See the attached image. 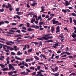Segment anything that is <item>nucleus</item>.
Masks as SVG:
<instances>
[{
    "instance_id": "59",
    "label": "nucleus",
    "mask_w": 76,
    "mask_h": 76,
    "mask_svg": "<svg viewBox=\"0 0 76 76\" xmlns=\"http://www.w3.org/2000/svg\"><path fill=\"white\" fill-rule=\"evenodd\" d=\"M5 67V65H3V64H2V65L1 66V68H4Z\"/></svg>"
},
{
    "instance_id": "63",
    "label": "nucleus",
    "mask_w": 76,
    "mask_h": 76,
    "mask_svg": "<svg viewBox=\"0 0 76 76\" xmlns=\"http://www.w3.org/2000/svg\"><path fill=\"white\" fill-rule=\"evenodd\" d=\"M12 29H15V30H17V28L16 27L12 28H11Z\"/></svg>"
},
{
    "instance_id": "56",
    "label": "nucleus",
    "mask_w": 76,
    "mask_h": 76,
    "mask_svg": "<svg viewBox=\"0 0 76 76\" xmlns=\"http://www.w3.org/2000/svg\"><path fill=\"white\" fill-rule=\"evenodd\" d=\"M24 67H25V66H24L23 65H22V66H20V67L21 69H23V68H24Z\"/></svg>"
},
{
    "instance_id": "49",
    "label": "nucleus",
    "mask_w": 76,
    "mask_h": 76,
    "mask_svg": "<svg viewBox=\"0 0 76 76\" xmlns=\"http://www.w3.org/2000/svg\"><path fill=\"white\" fill-rule=\"evenodd\" d=\"M37 68L39 70H40V68H41V66H38L37 67Z\"/></svg>"
},
{
    "instance_id": "10",
    "label": "nucleus",
    "mask_w": 76,
    "mask_h": 76,
    "mask_svg": "<svg viewBox=\"0 0 76 76\" xmlns=\"http://www.w3.org/2000/svg\"><path fill=\"white\" fill-rule=\"evenodd\" d=\"M53 38V37L52 36H47L46 37L45 39L46 40H48L49 39H52Z\"/></svg>"
},
{
    "instance_id": "43",
    "label": "nucleus",
    "mask_w": 76,
    "mask_h": 76,
    "mask_svg": "<svg viewBox=\"0 0 76 76\" xmlns=\"http://www.w3.org/2000/svg\"><path fill=\"white\" fill-rule=\"evenodd\" d=\"M26 45H25L24 46V48H23V50H26Z\"/></svg>"
},
{
    "instance_id": "16",
    "label": "nucleus",
    "mask_w": 76,
    "mask_h": 76,
    "mask_svg": "<svg viewBox=\"0 0 76 76\" xmlns=\"http://www.w3.org/2000/svg\"><path fill=\"white\" fill-rule=\"evenodd\" d=\"M70 3H69L67 1H65V6H69V5H70Z\"/></svg>"
},
{
    "instance_id": "31",
    "label": "nucleus",
    "mask_w": 76,
    "mask_h": 76,
    "mask_svg": "<svg viewBox=\"0 0 76 76\" xmlns=\"http://www.w3.org/2000/svg\"><path fill=\"white\" fill-rule=\"evenodd\" d=\"M27 27L28 28H31V27L29 26H30V24H29V23L28 22L27 23Z\"/></svg>"
},
{
    "instance_id": "55",
    "label": "nucleus",
    "mask_w": 76,
    "mask_h": 76,
    "mask_svg": "<svg viewBox=\"0 0 76 76\" xmlns=\"http://www.w3.org/2000/svg\"><path fill=\"white\" fill-rule=\"evenodd\" d=\"M24 65H25V66H26V67H28V66H29V65L28 64H27L26 63Z\"/></svg>"
},
{
    "instance_id": "1",
    "label": "nucleus",
    "mask_w": 76,
    "mask_h": 76,
    "mask_svg": "<svg viewBox=\"0 0 76 76\" xmlns=\"http://www.w3.org/2000/svg\"><path fill=\"white\" fill-rule=\"evenodd\" d=\"M58 44H59V42H58L57 43L53 45L51 44V45H54V46H52V48H54L56 49V48H57V47L56 46H59Z\"/></svg>"
},
{
    "instance_id": "13",
    "label": "nucleus",
    "mask_w": 76,
    "mask_h": 76,
    "mask_svg": "<svg viewBox=\"0 0 76 76\" xmlns=\"http://www.w3.org/2000/svg\"><path fill=\"white\" fill-rule=\"evenodd\" d=\"M59 38H61V39H62L64 38V36H63V35L62 34H61L58 36Z\"/></svg>"
},
{
    "instance_id": "35",
    "label": "nucleus",
    "mask_w": 76,
    "mask_h": 76,
    "mask_svg": "<svg viewBox=\"0 0 76 76\" xmlns=\"http://www.w3.org/2000/svg\"><path fill=\"white\" fill-rule=\"evenodd\" d=\"M27 7L28 8H29L30 7V6L29 5V1H28V3L27 4Z\"/></svg>"
},
{
    "instance_id": "47",
    "label": "nucleus",
    "mask_w": 76,
    "mask_h": 76,
    "mask_svg": "<svg viewBox=\"0 0 76 76\" xmlns=\"http://www.w3.org/2000/svg\"><path fill=\"white\" fill-rule=\"evenodd\" d=\"M39 24L40 25H42V24H44V22H40Z\"/></svg>"
},
{
    "instance_id": "27",
    "label": "nucleus",
    "mask_w": 76,
    "mask_h": 76,
    "mask_svg": "<svg viewBox=\"0 0 76 76\" xmlns=\"http://www.w3.org/2000/svg\"><path fill=\"white\" fill-rule=\"evenodd\" d=\"M62 11L64 13H66V12H67V9L65 10H62Z\"/></svg>"
},
{
    "instance_id": "39",
    "label": "nucleus",
    "mask_w": 76,
    "mask_h": 76,
    "mask_svg": "<svg viewBox=\"0 0 76 76\" xmlns=\"http://www.w3.org/2000/svg\"><path fill=\"white\" fill-rule=\"evenodd\" d=\"M54 69L55 71L56 72V71H57V70H58V68L57 67H56Z\"/></svg>"
},
{
    "instance_id": "9",
    "label": "nucleus",
    "mask_w": 76,
    "mask_h": 76,
    "mask_svg": "<svg viewBox=\"0 0 76 76\" xmlns=\"http://www.w3.org/2000/svg\"><path fill=\"white\" fill-rule=\"evenodd\" d=\"M29 73L28 72H22L20 73L21 75H28Z\"/></svg>"
},
{
    "instance_id": "4",
    "label": "nucleus",
    "mask_w": 76,
    "mask_h": 76,
    "mask_svg": "<svg viewBox=\"0 0 76 76\" xmlns=\"http://www.w3.org/2000/svg\"><path fill=\"white\" fill-rule=\"evenodd\" d=\"M56 20V18L52 20V22L53 24H56V23H59V22H58V21H55Z\"/></svg>"
},
{
    "instance_id": "38",
    "label": "nucleus",
    "mask_w": 76,
    "mask_h": 76,
    "mask_svg": "<svg viewBox=\"0 0 76 76\" xmlns=\"http://www.w3.org/2000/svg\"><path fill=\"white\" fill-rule=\"evenodd\" d=\"M39 45L41 46V47L42 46V42H39Z\"/></svg>"
},
{
    "instance_id": "7",
    "label": "nucleus",
    "mask_w": 76,
    "mask_h": 76,
    "mask_svg": "<svg viewBox=\"0 0 76 76\" xmlns=\"http://www.w3.org/2000/svg\"><path fill=\"white\" fill-rule=\"evenodd\" d=\"M16 48H17V46H14V48H10V51H13V50H14L15 51H17V49H16Z\"/></svg>"
},
{
    "instance_id": "25",
    "label": "nucleus",
    "mask_w": 76,
    "mask_h": 76,
    "mask_svg": "<svg viewBox=\"0 0 76 76\" xmlns=\"http://www.w3.org/2000/svg\"><path fill=\"white\" fill-rule=\"evenodd\" d=\"M4 23L3 21L0 22V26L2 25H4Z\"/></svg>"
},
{
    "instance_id": "53",
    "label": "nucleus",
    "mask_w": 76,
    "mask_h": 76,
    "mask_svg": "<svg viewBox=\"0 0 76 76\" xmlns=\"http://www.w3.org/2000/svg\"><path fill=\"white\" fill-rule=\"evenodd\" d=\"M54 54H53L52 55V57L51 58V59H53V58H54Z\"/></svg>"
},
{
    "instance_id": "28",
    "label": "nucleus",
    "mask_w": 76,
    "mask_h": 76,
    "mask_svg": "<svg viewBox=\"0 0 76 76\" xmlns=\"http://www.w3.org/2000/svg\"><path fill=\"white\" fill-rule=\"evenodd\" d=\"M5 47H6L7 49H8V50H10V46H8L6 45H5Z\"/></svg>"
},
{
    "instance_id": "22",
    "label": "nucleus",
    "mask_w": 76,
    "mask_h": 76,
    "mask_svg": "<svg viewBox=\"0 0 76 76\" xmlns=\"http://www.w3.org/2000/svg\"><path fill=\"white\" fill-rule=\"evenodd\" d=\"M64 54H67V55H71V53L69 52H64Z\"/></svg>"
},
{
    "instance_id": "58",
    "label": "nucleus",
    "mask_w": 76,
    "mask_h": 76,
    "mask_svg": "<svg viewBox=\"0 0 76 76\" xmlns=\"http://www.w3.org/2000/svg\"><path fill=\"white\" fill-rule=\"evenodd\" d=\"M29 15H33V16L34 15L33 14H32V12H29Z\"/></svg>"
},
{
    "instance_id": "30",
    "label": "nucleus",
    "mask_w": 76,
    "mask_h": 76,
    "mask_svg": "<svg viewBox=\"0 0 76 76\" xmlns=\"http://www.w3.org/2000/svg\"><path fill=\"white\" fill-rule=\"evenodd\" d=\"M45 42H53V40H47L45 41Z\"/></svg>"
},
{
    "instance_id": "50",
    "label": "nucleus",
    "mask_w": 76,
    "mask_h": 76,
    "mask_svg": "<svg viewBox=\"0 0 76 76\" xmlns=\"http://www.w3.org/2000/svg\"><path fill=\"white\" fill-rule=\"evenodd\" d=\"M0 39H1V40H2V41H6L5 40V39L4 38H1L0 37Z\"/></svg>"
},
{
    "instance_id": "15",
    "label": "nucleus",
    "mask_w": 76,
    "mask_h": 76,
    "mask_svg": "<svg viewBox=\"0 0 76 76\" xmlns=\"http://www.w3.org/2000/svg\"><path fill=\"white\" fill-rule=\"evenodd\" d=\"M54 31V27L52 26L51 28V31L52 34H53V32Z\"/></svg>"
},
{
    "instance_id": "64",
    "label": "nucleus",
    "mask_w": 76,
    "mask_h": 76,
    "mask_svg": "<svg viewBox=\"0 0 76 76\" xmlns=\"http://www.w3.org/2000/svg\"><path fill=\"white\" fill-rule=\"evenodd\" d=\"M16 14H18V15H20V12H16Z\"/></svg>"
},
{
    "instance_id": "20",
    "label": "nucleus",
    "mask_w": 76,
    "mask_h": 76,
    "mask_svg": "<svg viewBox=\"0 0 76 76\" xmlns=\"http://www.w3.org/2000/svg\"><path fill=\"white\" fill-rule=\"evenodd\" d=\"M15 59H17V60H22L19 57L18 58V57L16 56L15 57Z\"/></svg>"
},
{
    "instance_id": "41",
    "label": "nucleus",
    "mask_w": 76,
    "mask_h": 76,
    "mask_svg": "<svg viewBox=\"0 0 76 76\" xmlns=\"http://www.w3.org/2000/svg\"><path fill=\"white\" fill-rule=\"evenodd\" d=\"M74 23L75 25H76V20H75V19L73 20Z\"/></svg>"
},
{
    "instance_id": "46",
    "label": "nucleus",
    "mask_w": 76,
    "mask_h": 76,
    "mask_svg": "<svg viewBox=\"0 0 76 76\" xmlns=\"http://www.w3.org/2000/svg\"><path fill=\"white\" fill-rule=\"evenodd\" d=\"M69 20H70V23H71L72 22V17L70 18Z\"/></svg>"
},
{
    "instance_id": "44",
    "label": "nucleus",
    "mask_w": 76,
    "mask_h": 76,
    "mask_svg": "<svg viewBox=\"0 0 76 76\" xmlns=\"http://www.w3.org/2000/svg\"><path fill=\"white\" fill-rule=\"evenodd\" d=\"M39 64H40V65H45V64H44L41 63V62H39Z\"/></svg>"
},
{
    "instance_id": "60",
    "label": "nucleus",
    "mask_w": 76,
    "mask_h": 76,
    "mask_svg": "<svg viewBox=\"0 0 76 76\" xmlns=\"http://www.w3.org/2000/svg\"><path fill=\"white\" fill-rule=\"evenodd\" d=\"M4 11V9L3 8H2V9L0 10V12H3Z\"/></svg>"
},
{
    "instance_id": "26",
    "label": "nucleus",
    "mask_w": 76,
    "mask_h": 76,
    "mask_svg": "<svg viewBox=\"0 0 76 76\" xmlns=\"http://www.w3.org/2000/svg\"><path fill=\"white\" fill-rule=\"evenodd\" d=\"M32 50H33V49L31 48L29 50H28L27 51L28 53H31V52H32Z\"/></svg>"
},
{
    "instance_id": "36",
    "label": "nucleus",
    "mask_w": 76,
    "mask_h": 76,
    "mask_svg": "<svg viewBox=\"0 0 76 76\" xmlns=\"http://www.w3.org/2000/svg\"><path fill=\"white\" fill-rule=\"evenodd\" d=\"M28 31H33V30H34V29H33L32 28H28Z\"/></svg>"
},
{
    "instance_id": "6",
    "label": "nucleus",
    "mask_w": 76,
    "mask_h": 76,
    "mask_svg": "<svg viewBox=\"0 0 76 76\" xmlns=\"http://www.w3.org/2000/svg\"><path fill=\"white\" fill-rule=\"evenodd\" d=\"M45 38H46V37H43L42 38H37V39L38 40H40V41H44V39L45 40H46Z\"/></svg>"
},
{
    "instance_id": "14",
    "label": "nucleus",
    "mask_w": 76,
    "mask_h": 76,
    "mask_svg": "<svg viewBox=\"0 0 76 76\" xmlns=\"http://www.w3.org/2000/svg\"><path fill=\"white\" fill-rule=\"evenodd\" d=\"M41 11H40V12L41 13L42 12H44V8H45V7H44V6H42L41 7Z\"/></svg>"
},
{
    "instance_id": "8",
    "label": "nucleus",
    "mask_w": 76,
    "mask_h": 76,
    "mask_svg": "<svg viewBox=\"0 0 76 76\" xmlns=\"http://www.w3.org/2000/svg\"><path fill=\"white\" fill-rule=\"evenodd\" d=\"M56 33H58V32H60V26H58L56 28Z\"/></svg>"
},
{
    "instance_id": "52",
    "label": "nucleus",
    "mask_w": 76,
    "mask_h": 76,
    "mask_svg": "<svg viewBox=\"0 0 76 76\" xmlns=\"http://www.w3.org/2000/svg\"><path fill=\"white\" fill-rule=\"evenodd\" d=\"M11 55H15V53L13 52H12L11 53Z\"/></svg>"
},
{
    "instance_id": "11",
    "label": "nucleus",
    "mask_w": 76,
    "mask_h": 76,
    "mask_svg": "<svg viewBox=\"0 0 76 76\" xmlns=\"http://www.w3.org/2000/svg\"><path fill=\"white\" fill-rule=\"evenodd\" d=\"M9 70H11L12 69H14V67L12 65V64H10L9 65Z\"/></svg>"
},
{
    "instance_id": "18",
    "label": "nucleus",
    "mask_w": 76,
    "mask_h": 76,
    "mask_svg": "<svg viewBox=\"0 0 76 76\" xmlns=\"http://www.w3.org/2000/svg\"><path fill=\"white\" fill-rule=\"evenodd\" d=\"M6 44L7 45H12V44L10 43V42L8 41L7 42H6Z\"/></svg>"
},
{
    "instance_id": "61",
    "label": "nucleus",
    "mask_w": 76,
    "mask_h": 76,
    "mask_svg": "<svg viewBox=\"0 0 76 76\" xmlns=\"http://www.w3.org/2000/svg\"><path fill=\"white\" fill-rule=\"evenodd\" d=\"M26 71H27V72H29V73H31V71H30V70H29V69H26Z\"/></svg>"
},
{
    "instance_id": "23",
    "label": "nucleus",
    "mask_w": 76,
    "mask_h": 76,
    "mask_svg": "<svg viewBox=\"0 0 76 76\" xmlns=\"http://www.w3.org/2000/svg\"><path fill=\"white\" fill-rule=\"evenodd\" d=\"M13 73V71H11L10 72H8V75H12Z\"/></svg>"
},
{
    "instance_id": "3",
    "label": "nucleus",
    "mask_w": 76,
    "mask_h": 76,
    "mask_svg": "<svg viewBox=\"0 0 76 76\" xmlns=\"http://www.w3.org/2000/svg\"><path fill=\"white\" fill-rule=\"evenodd\" d=\"M73 35H72L71 36L73 37V38H74L73 40V41H76V34H75L74 33H72Z\"/></svg>"
},
{
    "instance_id": "54",
    "label": "nucleus",
    "mask_w": 76,
    "mask_h": 76,
    "mask_svg": "<svg viewBox=\"0 0 76 76\" xmlns=\"http://www.w3.org/2000/svg\"><path fill=\"white\" fill-rule=\"evenodd\" d=\"M67 11L69 13H70V12H71L70 10H69V9H66V12Z\"/></svg>"
},
{
    "instance_id": "34",
    "label": "nucleus",
    "mask_w": 76,
    "mask_h": 76,
    "mask_svg": "<svg viewBox=\"0 0 76 76\" xmlns=\"http://www.w3.org/2000/svg\"><path fill=\"white\" fill-rule=\"evenodd\" d=\"M53 18V17H51L50 18H48L47 20V21H49L50 20H51V19Z\"/></svg>"
},
{
    "instance_id": "2",
    "label": "nucleus",
    "mask_w": 76,
    "mask_h": 76,
    "mask_svg": "<svg viewBox=\"0 0 76 76\" xmlns=\"http://www.w3.org/2000/svg\"><path fill=\"white\" fill-rule=\"evenodd\" d=\"M34 17L36 18V20H37V15H34L33 17L32 20L31 21V23H33V22H34V21H35V19L34 18Z\"/></svg>"
},
{
    "instance_id": "32",
    "label": "nucleus",
    "mask_w": 76,
    "mask_h": 76,
    "mask_svg": "<svg viewBox=\"0 0 76 76\" xmlns=\"http://www.w3.org/2000/svg\"><path fill=\"white\" fill-rule=\"evenodd\" d=\"M53 75L55 76H59V74L58 73H56L54 74Z\"/></svg>"
},
{
    "instance_id": "29",
    "label": "nucleus",
    "mask_w": 76,
    "mask_h": 76,
    "mask_svg": "<svg viewBox=\"0 0 76 76\" xmlns=\"http://www.w3.org/2000/svg\"><path fill=\"white\" fill-rule=\"evenodd\" d=\"M73 75H75L76 76V74L75 73H72L69 76H73Z\"/></svg>"
},
{
    "instance_id": "33",
    "label": "nucleus",
    "mask_w": 76,
    "mask_h": 76,
    "mask_svg": "<svg viewBox=\"0 0 76 76\" xmlns=\"http://www.w3.org/2000/svg\"><path fill=\"white\" fill-rule=\"evenodd\" d=\"M29 68L30 70H34V69H35V67H30Z\"/></svg>"
},
{
    "instance_id": "45",
    "label": "nucleus",
    "mask_w": 76,
    "mask_h": 76,
    "mask_svg": "<svg viewBox=\"0 0 76 76\" xmlns=\"http://www.w3.org/2000/svg\"><path fill=\"white\" fill-rule=\"evenodd\" d=\"M16 32H18V33H19V34H20V30H17L16 31Z\"/></svg>"
},
{
    "instance_id": "51",
    "label": "nucleus",
    "mask_w": 76,
    "mask_h": 76,
    "mask_svg": "<svg viewBox=\"0 0 76 76\" xmlns=\"http://www.w3.org/2000/svg\"><path fill=\"white\" fill-rule=\"evenodd\" d=\"M19 9H20V8L19 7L18 8H16L15 10L16 12H18L19 11Z\"/></svg>"
},
{
    "instance_id": "19",
    "label": "nucleus",
    "mask_w": 76,
    "mask_h": 76,
    "mask_svg": "<svg viewBox=\"0 0 76 76\" xmlns=\"http://www.w3.org/2000/svg\"><path fill=\"white\" fill-rule=\"evenodd\" d=\"M22 53H20V51H19L17 52V55L18 56L22 55Z\"/></svg>"
},
{
    "instance_id": "62",
    "label": "nucleus",
    "mask_w": 76,
    "mask_h": 76,
    "mask_svg": "<svg viewBox=\"0 0 76 76\" xmlns=\"http://www.w3.org/2000/svg\"><path fill=\"white\" fill-rule=\"evenodd\" d=\"M10 32H13V33H15V31L14 30H10L9 31Z\"/></svg>"
},
{
    "instance_id": "24",
    "label": "nucleus",
    "mask_w": 76,
    "mask_h": 76,
    "mask_svg": "<svg viewBox=\"0 0 76 76\" xmlns=\"http://www.w3.org/2000/svg\"><path fill=\"white\" fill-rule=\"evenodd\" d=\"M2 70H3V71H6L8 70V69L7 68H6L2 69Z\"/></svg>"
},
{
    "instance_id": "40",
    "label": "nucleus",
    "mask_w": 76,
    "mask_h": 76,
    "mask_svg": "<svg viewBox=\"0 0 76 76\" xmlns=\"http://www.w3.org/2000/svg\"><path fill=\"white\" fill-rule=\"evenodd\" d=\"M30 62V59H27L26 60V62Z\"/></svg>"
},
{
    "instance_id": "37",
    "label": "nucleus",
    "mask_w": 76,
    "mask_h": 76,
    "mask_svg": "<svg viewBox=\"0 0 76 76\" xmlns=\"http://www.w3.org/2000/svg\"><path fill=\"white\" fill-rule=\"evenodd\" d=\"M36 4H37V3H33L32 4L31 6H34L35 5H36Z\"/></svg>"
},
{
    "instance_id": "48",
    "label": "nucleus",
    "mask_w": 76,
    "mask_h": 76,
    "mask_svg": "<svg viewBox=\"0 0 76 76\" xmlns=\"http://www.w3.org/2000/svg\"><path fill=\"white\" fill-rule=\"evenodd\" d=\"M16 18H17L18 19H20V17H19V16L18 15H16Z\"/></svg>"
},
{
    "instance_id": "17",
    "label": "nucleus",
    "mask_w": 76,
    "mask_h": 76,
    "mask_svg": "<svg viewBox=\"0 0 76 76\" xmlns=\"http://www.w3.org/2000/svg\"><path fill=\"white\" fill-rule=\"evenodd\" d=\"M4 58V56H0V60H1V61H3Z\"/></svg>"
},
{
    "instance_id": "5",
    "label": "nucleus",
    "mask_w": 76,
    "mask_h": 76,
    "mask_svg": "<svg viewBox=\"0 0 76 76\" xmlns=\"http://www.w3.org/2000/svg\"><path fill=\"white\" fill-rule=\"evenodd\" d=\"M8 8H9V7L10 8L9 9V10L10 11H12V10H13V8H12V5H11V4H9V3H8Z\"/></svg>"
},
{
    "instance_id": "57",
    "label": "nucleus",
    "mask_w": 76,
    "mask_h": 76,
    "mask_svg": "<svg viewBox=\"0 0 76 76\" xmlns=\"http://www.w3.org/2000/svg\"><path fill=\"white\" fill-rule=\"evenodd\" d=\"M4 51H5L6 52H9V49L7 50H4Z\"/></svg>"
},
{
    "instance_id": "42",
    "label": "nucleus",
    "mask_w": 76,
    "mask_h": 76,
    "mask_svg": "<svg viewBox=\"0 0 76 76\" xmlns=\"http://www.w3.org/2000/svg\"><path fill=\"white\" fill-rule=\"evenodd\" d=\"M71 15L72 16H76V14L75 13H72Z\"/></svg>"
},
{
    "instance_id": "12",
    "label": "nucleus",
    "mask_w": 76,
    "mask_h": 76,
    "mask_svg": "<svg viewBox=\"0 0 76 76\" xmlns=\"http://www.w3.org/2000/svg\"><path fill=\"white\" fill-rule=\"evenodd\" d=\"M42 57H43L44 58H45V60H46L47 59V58H46L45 55H43V54H41L40 55V57L41 58H42Z\"/></svg>"
},
{
    "instance_id": "21",
    "label": "nucleus",
    "mask_w": 76,
    "mask_h": 76,
    "mask_svg": "<svg viewBox=\"0 0 76 76\" xmlns=\"http://www.w3.org/2000/svg\"><path fill=\"white\" fill-rule=\"evenodd\" d=\"M34 58L37 60H39V58L37 56H34Z\"/></svg>"
}]
</instances>
